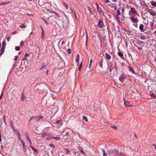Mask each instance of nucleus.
I'll return each mask as SVG.
<instances>
[{
    "instance_id": "nucleus-53",
    "label": "nucleus",
    "mask_w": 156,
    "mask_h": 156,
    "mask_svg": "<svg viewBox=\"0 0 156 156\" xmlns=\"http://www.w3.org/2000/svg\"><path fill=\"white\" fill-rule=\"evenodd\" d=\"M26 59H27L26 57L25 56V57H24L23 58L22 60H26Z\"/></svg>"
},
{
    "instance_id": "nucleus-27",
    "label": "nucleus",
    "mask_w": 156,
    "mask_h": 156,
    "mask_svg": "<svg viewBox=\"0 0 156 156\" xmlns=\"http://www.w3.org/2000/svg\"><path fill=\"white\" fill-rule=\"evenodd\" d=\"M27 27L26 25H25L24 24H22L20 25V26L19 27L23 28H25Z\"/></svg>"
},
{
    "instance_id": "nucleus-64",
    "label": "nucleus",
    "mask_w": 156,
    "mask_h": 156,
    "mask_svg": "<svg viewBox=\"0 0 156 156\" xmlns=\"http://www.w3.org/2000/svg\"><path fill=\"white\" fill-rule=\"evenodd\" d=\"M65 42L64 41H63L62 42V44H65Z\"/></svg>"
},
{
    "instance_id": "nucleus-54",
    "label": "nucleus",
    "mask_w": 156,
    "mask_h": 156,
    "mask_svg": "<svg viewBox=\"0 0 156 156\" xmlns=\"http://www.w3.org/2000/svg\"><path fill=\"white\" fill-rule=\"evenodd\" d=\"M138 49L139 50H141L142 49V48L141 47H138Z\"/></svg>"
},
{
    "instance_id": "nucleus-38",
    "label": "nucleus",
    "mask_w": 156,
    "mask_h": 156,
    "mask_svg": "<svg viewBox=\"0 0 156 156\" xmlns=\"http://www.w3.org/2000/svg\"><path fill=\"white\" fill-rule=\"evenodd\" d=\"M25 98L23 94L21 98V100L22 101H23L24 99Z\"/></svg>"
},
{
    "instance_id": "nucleus-18",
    "label": "nucleus",
    "mask_w": 156,
    "mask_h": 156,
    "mask_svg": "<svg viewBox=\"0 0 156 156\" xmlns=\"http://www.w3.org/2000/svg\"><path fill=\"white\" fill-rule=\"evenodd\" d=\"M30 147L33 151H34V152H36L37 153V154L38 153V151L37 149L34 148L31 145H30Z\"/></svg>"
},
{
    "instance_id": "nucleus-11",
    "label": "nucleus",
    "mask_w": 156,
    "mask_h": 156,
    "mask_svg": "<svg viewBox=\"0 0 156 156\" xmlns=\"http://www.w3.org/2000/svg\"><path fill=\"white\" fill-rule=\"evenodd\" d=\"M42 29V34L41 38L42 39H44V31L43 29L41 27Z\"/></svg>"
},
{
    "instance_id": "nucleus-55",
    "label": "nucleus",
    "mask_w": 156,
    "mask_h": 156,
    "mask_svg": "<svg viewBox=\"0 0 156 156\" xmlns=\"http://www.w3.org/2000/svg\"><path fill=\"white\" fill-rule=\"evenodd\" d=\"M18 139L19 140L21 141V140H22L20 138V136H18Z\"/></svg>"
},
{
    "instance_id": "nucleus-9",
    "label": "nucleus",
    "mask_w": 156,
    "mask_h": 156,
    "mask_svg": "<svg viewBox=\"0 0 156 156\" xmlns=\"http://www.w3.org/2000/svg\"><path fill=\"white\" fill-rule=\"evenodd\" d=\"M10 2H0V5H6L9 4Z\"/></svg>"
},
{
    "instance_id": "nucleus-10",
    "label": "nucleus",
    "mask_w": 156,
    "mask_h": 156,
    "mask_svg": "<svg viewBox=\"0 0 156 156\" xmlns=\"http://www.w3.org/2000/svg\"><path fill=\"white\" fill-rule=\"evenodd\" d=\"M119 151L117 149H115L113 150L112 153L114 154V155H117V154L118 153V152Z\"/></svg>"
},
{
    "instance_id": "nucleus-21",
    "label": "nucleus",
    "mask_w": 156,
    "mask_h": 156,
    "mask_svg": "<svg viewBox=\"0 0 156 156\" xmlns=\"http://www.w3.org/2000/svg\"><path fill=\"white\" fill-rule=\"evenodd\" d=\"M76 62L77 63V65L79 64V55H77V58H76Z\"/></svg>"
},
{
    "instance_id": "nucleus-57",
    "label": "nucleus",
    "mask_w": 156,
    "mask_h": 156,
    "mask_svg": "<svg viewBox=\"0 0 156 156\" xmlns=\"http://www.w3.org/2000/svg\"><path fill=\"white\" fill-rule=\"evenodd\" d=\"M150 26H151V27H152L153 25V23H150Z\"/></svg>"
},
{
    "instance_id": "nucleus-50",
    "label": "nucleus",
    "mask_w": 156,
    "mask_h": 156,
    "mask_svg": "<svg viewBox=\"0 0 156 156\" xmlns=\"http://www.w3.org/2000/svg\"><path fill=\"white\" fill-rule=\"evenodd\" d=\"M42 19L46 23H47V24H48V22H47V21L45 19H44V18H42Z\"/></svg>"
},
{
    "instance_id": "nucleus-37",
    "label": "nucleus",
    "mask_w": 156,
    "mask_h": 156,
    "mask_svg": "<svg viewBox=\"0 0 156 156\" xmlns=\"http://www.w3.org/2000/svg\"><path fill=\"white\" fill-rule=\"evenodd\" d=\"M92 62H93V61H92V59H91L90 60V65H89V68H91V65L92 63Z\"/></svg>"
},
{
    "instance_id": "nucleus-14",
    "label": "nucleus",
    "mask_w": 156,
    "mask_h": 156,
    "mask_svg": "<svg viewBox=\"0 0 156 156\" xmlns=\"http://www.w3.org/2000/svg\"><path fill=\"white\" fill-rule=\"evenodd\" d=\"M56 123L57 124H59L60 126L62 125V121L61 120H58L56 122Z\"/></svg>"
},
{
    "instance_id": "nucleus-30",
    "label": "nucleus",
    "mask_w": 156,
    "mask_h": 156,
    "mask_svg": "<svg viewBox=\"0 0 156 156\" xmlns=\"http://www.w3.org/2000/svg\"><path fill=\"white\" fill-rule=\"evenodd\" d=\"M151 4H152V5L153 6L156 7V2H154L153 1H152L151 2Z\"/></svg>"
},
{
    "instance_id": "nucleus-58",
    "label": "nucleus",
    "mask_w": 156,
    "mask_h": 156,
    "mask_svg": "<svg viewBox=\"0 0 156 156\" xmlns=\"http://www.w3.org/2000/svg\"><path fill=\"white\" fill-rule=\"evenodd\" d=\"M10 39V37H8V38L7 39V41H9Z\"/></svg>"
},
{
    "instance_id": "nucleus-2",
    "label": "nucleus",
    "mask_w": 156,
    "mask_h": 156,
    "mask_svg": "<svg viewBox=\"0 0 156 156\" xmlns=\"http://www.w3.org/2000/svg\"><path fill=\"white\" fill-rule=\"evenodd\" d=\"M126 76L123 74H121L119 77V80L122 82L124 81Z\"/></svg>"
},
{
    "instance_id": "nucleus-32",
    "label": "nucleus",
    "mask_w": 156,
    "mask_h": 156,
    "mask_svg": "<svg viewBox=\"0 0 156 156\" xmlns=\"http://www.w3.org/2000/svg\"><path fill=\"white\" fill-rule=\"evenodd\" d=\"M52 139H55L56 140H60L61 139L60 138V137H53L52 138Z\"/></svg>"
},
{
    "instance_id": "nucleus-60",
    "label": "nucleus",
    "mask_w": 156,
    "mask_h": 156,
    "mask_svg": "<svg viewBox=\"0 0 156 156\" xmlns=\"http://www.w3.org/2000/svg\"><path fill=\"white\" fill-rule=\"evenodd\" d=\"M106 2V3H108L109 2V0H105Z\"/></svg>"
},
{
    "instance_id": "nucleus-63",
    "label": "nucleus",
    "mask_w": 156,
    "mask_h": 156,
    "mask_svg": "<svg viewBox=\"0 0 156 156\" xmlns=\"http://www.w3.org/2000/svg\"><path fill=\"white\" fill-rule=\"evenodd\" d=\"M2 94L0 96V99H1V98H2Z\"/></svg>"
},
{
    "instance_id": "nucleus-51",
    "label": "nucleus",
    "mask_w": 156,
    "mask_h": 156,
    "mask_svg": "<svg viewBox=\"0 0 156 156\" xmlns=\"http://www.w3.org/2000/svg\"><path fill=\"white\" fill-rule=\"evenodd\" d=\"M112 127L114 129H117V128L116 126H112Z\"/></svg>"
},
{
    "instance_id": "nucleus-62",
    "label": "nucleus",
    "mask_w": 156,
    "mask_h": 156,
    "mask_svg": "<svg viewBox=\"0 0 156 156\" xmlns=\"http://www.w3.org/2000/svg\"><path fill=\"white\" fill-rule=\"evenodd\" d=\"M73 13L75 15V16H76V12H75L74 11L73 12Z\"/></svg>"
},
{
    "instance_id": "nucleus-45",
    "label": "nucleus",
    "mask_w": 156,
    "mask_h": 156,
    "mask_svg": "<svg viewBox=\"0 0 156 156\" xmlns=\"http://www.w3.org/2000/svg\"><path fill=\"white\" fill-rule=\"evenodd\" d=\"M20 45L23 46V41H21L20 44Z\"/></svg>"
},
{
    "instance_id": "nucleus-13",
    "label": "nucleus",
    "mask_w": 156,
    "mask_h": 156,
    "mask_svg": "<svg viewBox=\"0 0 156 156\" xmlns=\"http://www.w3.org/2000/svg\"><path fill=\"white\" fill-rule=\"evenodd\" d=\"M46 66L45 64L44 63H43L41 66V68L40 69V70H42L43 71L44 70L43 69H45Z\"/></svg>"
},
{
    "instance_id": "nucleus-16",
    "label": "nucleus",
    "mask_w": 156,
    "mask_h": 156,
    "mask_svg": "<svg viewBox=\"0 0 156 156\" xmlns=\"http://www.w3.org/2000/svg\"><path fill=\"white\" fill-rule=\"evenodd\" d=\"M140 38L142 40H144L146 38V37L144 35L142 34L140 36Z\"/></svg>"
},
{
    "instance_id": "nucleus-52",
    "label": "nucleus",
    "mask_w": 156,
    "mask_h": 156,
    "mask_svg": "<svg viewBox=\"0 0 156 156\" xmlns=\"http://www.w3.org/2000/svg\"><path fill=\"white\" fill-rule=\"evenodd\" d=\"M87 9H88V10H89V11L90 12V13H91V10H90V7H88V8H87Z\"/></svg>"
},
{
    "instance_id": "nucleus-35",
    "label": "nucleus",
    "mask_w": 156,
    "mask_h": 156,
    "mask_svg": "<svg viewBox=\"0 0 156 156\" xmlns=\"http://www.w3.org/2000/svg\"><path fill=\"white\" fill-rule=\"evenodd\" d=\"M15 49L16 51H19L20 50V47L19 46H16Z\"/></svg>"
},
{
    "instance_id": "nucleus-39",
    "label": "nucleus",
    "mask_w": 156,
    "mask_h": 156,
    "mask_svg": "<svg viewBox=\"0 0 156 156\" xmlns=\"http://www.w3.org/2000/svg\"><path fill=\"white\" fill-rule=\"evenodd\" d=\"M67 52L68 54H70L71 53V51L70 49L69 48L67 49Z\"/></svg>"
},
{
    "instance_id": "nucleus-28",
    "label": "nucleus",
    "mask_w": 156,
    "mask_h": 156,
    "mask_svg": "<svg viewBox=\"0 0 156 156\" xmlns=\"http://www.w3.org/2000/svg\"><path fill=\"white\" fill-rule=\"evenodd\" d=\"M62 3L65 6L66 8V9H67L68 8H69V6L67 4H66V3H65L64 2H62Z\"/></svg>"
},
{
    "instance_id": "nucleus-56",
    "label": "nucleus",
    "mask_w": 156,
    "mask_h": 156,
    "mask_svg": "<svg viewBox=\"0 0 156 156\" xmlns=\"http://www.w3.org/2000/svg\"><path fill=\"white\" fill-rule=\"evenodd\" d=\"M153 146H154L155 148L156 149V144H153Z\"/></svg>"
},
{
    "instance_id": "nucleus-47",
    "label": "nucleus",
    "mask_w": 156,
    "mask_h": 156,
    "mask_svg": "<svg viewBox=\"0 0 156 156\" xmlns=\"http://www.w3.org/2000/svg\"><path fill=\"white\" fill-rule=\"evenodd\" d=\"M18 57L17 55L15 57V58H14V60H17V59H18Z\"/></svg>"
},
{
    "instance_id": "nucleus-15",
    "label": "nucleus",
    "mask_w": 156,
    "mask_h": 156,
    "mask_svg": "<svg viewBox=\"0 0 156 156\" xmlns=\"http://www.w3.org/2000/svg\"><path fill=\"white\" fill-rule=\"evenodd\" d=\"M139 29L142 31H143V32L144 31V29H144V25H143V24H141L140 25V27H139Z\"/></svg>"
},
{
    "instance_id": "nucleus-61",
    "label": "nucleus",
    "mask_w": 156,
    "mask_h": 156,
    "mask_svg": "<svg viewBox=\"0 0 156 156\" xmlns=\"http://www.w3.org/2000/svg\"><path fill=\"white\" fill-rule=\"evenodd\" d=\"M68 134H69V132H67L66 133L65 136H67V135H68Z\"/></svg>"
},
{
    "instance_id": "nucleus-25",
    "label": "nucleus",
    "mask_w": 156,
    "mask_h": 156,
    "mask_svg": "<svg viewBox=\"0 0 156 156\" xmlns=\"http://www.w3.org/2000/svg\"><path fill=\"white\" fill-rule=\"evenodd\" d=\"M118 55L121 58H122V57H123V54L122 52H119Z\"/></svg>"
},
{
    "instance_id": "nucleus-42",
    "label": "nucleus",
    "mask_w": 156,
    "mask_h": 156,
    "mask_svg": "<svg viewBox=\"0 0 156 156\" xmlns=\"http://www.w3.org/2000/svg\"><path fill=\"white\" fill-rule=\"evenodd\" d=\"M49 145L51 147H53V149H55V147L54 146V145L53 144H49Z\"/></svg>"
},
{
    "instance_id": "nucleus-40",
    "label": "nucleus",
    "mask_w": 156,
    "mask_h": 156,
    "mask_svg": "<svg viewBox=\"0 0 156 156\" xmlns=\"http://www.w3.org/2000/svg\"><path fill=\"white\" fill-rule=\"evenodd\" d=\"M47 136V135L46 133H44L42 135V137L43 138H44L45 137V136Z\"/></svg>"
},
{
    "instance_id": "nucleus-5",
    "label": "nucleus",
    "mask_w": 156,
    "mask_h": 156,
    "mask_svg": "<svg viewBox=\"0 0 156 156\" xmlns=\"http://www.w3.org/2000/svg\"><path fill=\"white\" fill-rule=\"evenodd\" d=\"M103 26L104 23L101 20H99L98 24V26L100 28H101Z\"/></svg>"
},
{
    "instance_id": "nucleus-43",
    "label": "nucleus",
    "mask_w": 156,
    "mask_h": 156,
    "mask_svg": "<svg viewBox=\"0 0 156 156\" xmlns=\"http://www.w3.org/2000/svg\"><path fill=\"white\" fill-rule=\"evenodd\" d=\"M150 96L152 97H154V98H155L156 97V96L154 95V94H151Z\"/></svg>"
},
{
    "instance_id": "nucleus-46",
    "label": "nucleus",
    "mask_w": 156,
    "mask_h": 156,
    "mask_svg": "<svg viewBox=\"0 0 156 156\" xmlns=\"http://www.w3.org/2000/svg\"><path fill=\"white\" fill-rule=\"evenodd\" d=\"M54 12V13H55V14L57 16H58V17H59V16H59V14H58V13H57V12Z\"/></svg>"
},
{
    "instance_id": "nucleus-1",
    "label": "nucleus",
    "mask_w": 156,
    "mask_h": 156,
    "mask_svg": "<svg viewBox=\"0 0 156 156\" xmlns=\"http://www.w3.org/2000/svg\"><path fill=\"white\" fill-rule=\"evenodd\" d=\"M43 118V117L41 116H38L36 117L32 116L29 120V122H30L33 119L35 120V121L38 122L41 119Z\"/></svg>"
},
{
    "instance_id": "nucleus-6",
    "label": "nucleus",
    "mask_w": 156,
    "mask_h": 156,
    "mask_svg": "<svg viewBox=\"0 0 156 156\" xmlns=\"http://www.w3.org/2000/svg\"><path fill=\"white\" fill-rule=\"evenodd\" d=\"M148 12L152 16H156V12L153 10H150V11H148Z\"/></svg>"
},
{
    "instance_id": "nucleus-3",
    "label": "nucleus",
    "mask_w": 156,
    "mask_h": 156,
    "mask_svg": "<svg viewBox=\"0 0 156 156\" xmlns=\"http://www.w3.org/2000/svg\"><path fill=\"white\" fill-rule=\"evenodd\" d=\"M97 7L98 11L101 14H103L104 13V12L101 9V8L99 6V5L96 4Z\"/></svg>"
},
{
    "instance_id": "nucleus-59",
    "label": "nucleus",
    "mask_w": 156,
    "mask_h": 156,
    "mask_svg": "<svg viewBox=\"0 0 156 156\" xmlns=\"http://www.w3.org/2000/svg\"><path fill=\"white\" fill-rule=\"evenodd\" d=\"M29 55V54H27V53H26L25 54V56L26 57H27V56H28Z\"/></svg>"
},
{
    "instance_id": "nucleus-36",
    "label": "nucleus",
    "mask_w": 156,
    "mask_h": 156,
    "mask_svg": "<svg viewBox=\"0 0 156 156\" xmlns=\"http://www.w3.org/2000/svg\"><path fill=\"white\" fill-rule=\"evenodd\" d=\"M83 118L85 120V121L86 122H87L88 121V119H87V118L86 116H83Z\"/></svg>"
},
{
    "instance_id": "nucleus-20",
    "label": "nucleus",
    "mask_w": 156,
    "mask_h": 156,
    "mask_svg": "<svg viewBox=\"0 0 156 156\" xmlns=\"http://www.w3.org/2000/svg\"><path fill=\"white\" fill-rule=\"evenodd\" d=\"M114 68V64H111L109 69L110 72H112Z\"/></svg>"
},
{
    "instance_id": "nucleus-19",
    "label": "nucleus",
    "mask_w": 156,
    "mask_h": 156,
    "mask_svg": "<svg viewBox=\"0 0 156 156\" xmlns=\"http://www.w3.org/2000/svg\"><path fill=\"white\" fill-rule=\"evenodd\" d=\"M114 69L115 71L117 73L118 71V68L116 65V64H114Z\"/></svg>"
},
{
    "instance_id": "nucleus-7",
    "label": "nucleus",
    "mask_w": 156,
    "mask_h": 156,
    "mask_svg": "<svg viewBox=\"0 0 156 156\" xmlns=\"http://www.w3.org/2000/svg\"><path fill=\"white\" fill-rule=\"evenodd\" d=\"M124 105L126 107H131L132 106V105H130L128 102L124 101Z\"/></svg>"
},
{
    "instance_id": "nucleus-17",
    "label": "nucleus",
    "mask_w": 156,
    "mask_h": 156,
    "mask_svg": "<svg viewBox=\"0 0 156 156\" xmlns=\"http://www.w3.org/2000/svg\"><path fill=\"white\" fill-rule=\"evenodd\" d=\"M130 11L133 14H135L136 12V11L135 10L134 8H131L130 9Z\"/></svg>"
},
{
    "instance_id": "nucleus-34",
    "label": "nucleus",
    "mask_w": 156,
    "mask_h": 156,
    "mask_svg": "<svg viewBox=\"0 0 156 156\" xmlns=\"http://www.w3.org/2000/svg\"><path fill=\"white\" fill-rule=\"evenodd\" d=\"M6 45V43L5 41H4L2 42V47H4L5 48V46Z\"/></svg>"
},
{
    "instance_id": "nucleus-8",
    "label": "nucleus",
    "mask_w": 156,
    "mask_h": 156,
    "mask_svg": "<svg viewBox=\"0 0 156 156\" xmlns=\"http://www.w3.org/2000/svg\"><path fill=\"white\" fill-rule=\"evenodd\" d=\"M105 57L108 60H110L111 58V56L108 55L107 53H105Z\"/></svg>"
},
{
    "instance_id": "nucleus-29",
    "label": "nucleus",
    "mask_w": 156,
    "mask_h": 156,
    "mask_svg": "<svg viewBox=\"0 0 156 156\" xmlns=\"http://www.w3.org/2000/svg\"><path fill=\"white\" fill-rule=\"evenodd\" d=\"M26 139L27 140H28V141H29V143H30V145H31V144H32V142L31 141V140H30V138H29V137L28 136H27V137H26Z\"/></svg>"
},
{
    "instance_id": "nucleus-49",
    "label": "nucleus",
    "mask_w": 156,
    "mask_h": 156,
    "mask_svg": "<svg viewBox=\"0 0 156 156\" xmlns=\"http://www.w3.org/2000/svg\"><path fill=\"white\" fill-rule=\"evenodd\" d=\"M80 151L81 152V153L82 154H85V153H84V152L83 151V150H81Z\"/></svg>"
},
{
    "instance_id": "nucleus-26",
    "label": "nucleus",
    "mask_w": 156,
    "mask_h": 156,
    "mask_svg": "<svg viewBox=\"0 0 156 156\" xmlns=\"http://www.w3.org/2000/svg\"><path fill=\"white\" fill-rule=\"evenodd\" d=\"M129 69L130 71H131L132 73L135 74L134 70L133 68L129 67Z\"/></svg>"
},
{
    "instance_id": "nucleus-23",
    "label": "nucleus",
    "mask_w": 156,
    "mask_h": 156,
    "mask_svg": "<svg viewBox=\"0 0 156 156\" xmlns=\"http://www.w3.org/2000/svg\"><path fill=\"white\" fill-rule=\"evenodd\" d=\"M103 59H102L101 60L100 62L99 63V65L101 68H102V67H103Z\"/></svg>"
},
{
    "instance_id": "nucleus-41",
    "label": "nucleus",
    "mask_w": 156,
    "mask_h": 156,
    "mask_svg": "<svg viewBox=\"0 0 156 156\" xmlns=\"http://www.w3.org/2000/svg\"><path fill=\"white\" fill-rule=\"evenodd\" d=\"M117 13L118 15H120L121 14L120 12V10H118L117 11Z\"/></svg>"
},
{
    "instance_id": "nucleus-44",
    "label": "nucleus",
    "mask_w": 156,
    "mask_h": 156,
    "mask_svg": "<svg viewBox=\"0 0 156 156\" xmlns=\"http://www.w3.org/2000/svg\"><path fill=\"white\" fill-rule=\"evenodd\" d=\"M107 153L104 151H103V156H107Z\"/></svg>"
},
{
    "instance_id": "nucleus-33",
    "label": "nucleus",
    "mask_w": 156,
    "mask_h": 156,
    "mask_svg": "<svg viewBox=\"0 0 156 156\" xmlns=\"http://www.w3.org/2000/svg\"><path fill=\"white\" fill-rule=\"evenodd\" d=\"M66 153L68 154H69L70 155H71V154L70 153V151L68 149H66Z\"/></svg>"
},
{
    "instance_id": "nucleus-4",
    "label": "nucleus",
    "mask_w": 156,
    "mask_h": 156,
    "mask_svg": "<svg viewBox=\"0 0 156 156\" xmlns=\"http://www.w3.org/2000/svg\"><path fill=\"white\" fill-rule=\"evenodd\" d=\"M130 19L132 22L133 23H137L138 22V20L136 18L131 17H130Z\"/></svg>"
},
{
    "instance_id": "nucleus-48",
    "label": "nucleus",
    "mask_w": 156,
    "mask_h": 156,
    "mask_svg": "<svg viewBox=\"0 0 156 156\" xmlns=\"http://www.w3.org/2000/svg\"><path fill=\"white\" fill-rule=\"evenodd\" d=\"M86 39H87V38H88V34H87V31L86 30Z\"/></svg>"
},
{
    "instance_id": "nucleus-24",
    "label": "nucleus",
    "mask_w": 156,
    "mask_h": 156,
    "mask_svg": "<svg viewBox=\"0 0 156 156\" xmlns=\"http://www.w3.org/2000/svg\"><path fill=\"white\" fill-rule=\"evenodd\" d=\"M82 65H83V61L81 62V63L79 66V68H78V70L79 71H80L81 69V68L82 67Z\"/></svg>"
},
{
    "instance_id": "nucleus-31",
    "label": "nucleus",
    "mask_w": 156,
    "mask_h": 156,
    "mask_svg": "<svg viewBox=\"0 0 156 156\" xmlns=\"http://www.w3.org/2000/svg\"><path fill=\"white\" fill-rule=\"evenodd\" d=\"M21 142L22 144L23 145V149H25V145L24 142L22 140H21Z\"/></svg>"
},
{
    "instance_id": "nucleus-22",
    "label": "nucleus",
    "mask_w": 156,
    "mask_h": 156,
    "mask_svg": "<svg viewBox=\"0 0 156 156\" xmlns=\"http://www.w3.org/2000/svg\"><path fill=\"white\" fill-rule=\"evenodd\" d=\"M117 156H126L125 154H124L123 153L120 152L119 153H118L117 154Z\"/></svg>"
},
{
    "instance_id": "nucleus-12",
    "label": "nucleus",
    "mask_w": 156,
    "mask_h": 156,
    "mask_svg": "<svg viewBox=\"0 0 156 156\" xmlns=\"http://www.w3.org/2000/svg\"><path fill=\"white\" fill-rule=\"evenodd\" d=\"M5 48L2 47L0 50V56L3 54L4 52Z\"/></svg>"
}]
</instances>
